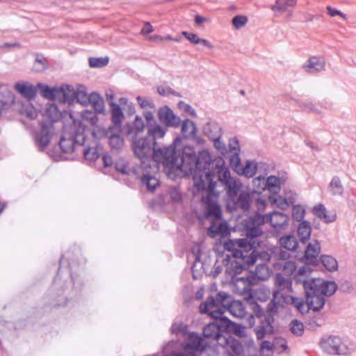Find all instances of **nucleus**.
Instances as JSON below:
<instances>
[{"mask_svg":"<svg viewBox=\"0 0 356 356\" xmlns=\"http://www.w3.org/2000/svg\"><path fill=\"white\" fill-rule=\"evenodd\" d=\"M211 165L214 168L216 177H218V180L226 192V209L229 212H249L254 195L259 193L256 190L243 189L241 181L231 176L230 171L225 167V161L221 156L214 158Z\"/></svg>","mask_w":356,"mask_h":356,"instance_id":"obj_2","label":"nucleus"},{"mask_svg":"<svg viewBox=\"0 0 356 356\" xmlns=\"http://www.w3.org/2000/svg\"><path fill=\"white\" fill-rule=\"evenodd\" d=\"M117 128L109 127L106 131V135H108V144L113 150L119 151L124 145V140L120 135V132Z\"/></svg>","mask_w":356,"mask_h":356,"instance_id":"obj_20","label":"nucleus"},{"mask_svg":"<svg viewBox=\"0 0 356 356\" xmlns=\"http://www.w3.org/2000/svg\"><path fill=\"white\" fill-rule=\"evenodd\" d=\"M177 105H178V108L179 109L182 110L183 111H184L185 113H188L189 115H191L193 117L196 116V112H195V109L193 108L191 105L186 104L183 101H179L178 102Z\"/></svg>","mask_w":356,"mask_h":356,"instance_id":"obj_61","label":"nucleus"},{"mask_svg":"<svg viewBox=\"0 0 356 356\" xmlns=\"http://www.w3.org/2000/svg\"><path fill=\"white\" fill-rule=\"evenodd\" d=\"M278 307L279 305L270 300L267 305L264 316L270 318V321H275L274 316L278 312Z\"/></svg>","mask_w":356,"mask_h":356,"instance_id":"obj_53","label":"nucleus"},{"mask_svg":"<svg viewBox=\"0 0 356 356\" xmlns=\"http://www.w3.org/2000/svg\"><path fill=\"white\" fill-rule=\"evenodd\" d=\"M229 345V348L235 356H239L243 353V347L242 344L234 339H228V343L224 344L223 346Z\"/></svg>","mask_w":356,"mask_h":356,"instance_id":"obj_46","label":"nucleus"},{"mask_svg":"<svg viewBox=\"0 0 356 356\" xmlns=\"http://www.w3.org/2000/svg\"><path fill=\"white\" fill-rule=\"evenodd\" d=\"M156 142L147 137L133 136L131 141V149L136 157L145 162L152 157L154 151L156 148Z\"/></svg>","mask_w":356,"mask_h":356,"instance_id":"obj_8","label":"nucleus"},{"mask_svg":"<svg viewBox=\"0 0 356 356\" xmlns=\"http://www.w3.org/2000/svg\"><path fill=\"white\" fill-rule=\"evenodd\" d=\"M136 100H137L138 104L140 105V106L143 109H145L147 108H154L155 107L154 102L152 100L148 99L145 97H143L141 96H138L136 97Z\"/></svg>","mask_w":356,"mask_h":356,"instance_id":"obj_59","label":"nucleus"},{"mask_svg":"<svg viewBox=\"0 0 356 356\" xmlns=\"http://www.w3.org/2000/svg\"><path fill=\"white\" fill-rule=\"evenodd\" d=\"M257 167V163L254 161L247 160L245 165H241L239 170H236V174L247 178L253 177L256 174Z\"/></svg>","mask_w":356,"mask_h":356,"instance_id":"obj_32","label":"nucleus"},{"mask_svg":"<svg viewBox=\"0 0 356 356\" xmlns=\"http://www.w3.org/2000/svg\"><path fill=\"white\" fill-rule=\"evenodd\" d=\"M328 189L332 195H341L343 193V187L341 179L338 176H334L329 184Z\"/></svg>","mask_w":356,"mask_h":356,"instance_id":"obj_41","label":"nucleus"},{"mask_svg":"<svg viewBox=\"0 0 356 356\" xmlns=\"http://www.w3.org/2000/svg\"><path fill=\"white\" fill-rule=\"evenodd\" d=\"M102 150V145L99 142L95 141L93 145L84 147L82 152L86 161H95L100 156Z\"/></svg>","mask_w":356,"mask_h":356,"instance_id":"obj_23","label":"nucleus"},{"mask_svg":"<svg viewBox=\"0 0 356 356\" xmlns=\"http://www.w3.org/2000/svg\"><path fill=\"white\" fill-rule=\"evenodd\" d=\"M180 126L184 138L192 140L197 145H203L205 143V140L197 135V127L193 121L189 119L181 120Z\"/></svg>","mask_w":356,"mask_h":356,"instance_id":"obj_12","label":"nucleus"},{"mask_svg":"<svg viewBox=\"0 0 356 356\" xmlns=\"http://www.w3.org/2000/svg\"><path fill=\"white\" fill-rule=\"evenodd\" d=\"M141 184L145 186L148 191H154L159 186V181L150 174H144L140 178Z\"/></svg>","mask_w":356,"mask_h":356,"instance_id":"obj_39","label":"nucleus"},{"mask_svg":"<svg viewBox=\"0 0 356 356\" xmlns=\"http://www.w3.org/2000/svg\"><path fill=\"white\" fill-rule=\"evenodd\" d=\"M298 235L302 243H306L310 238L312 227L310 222L307 220H302L297 228Z\"/></svg>","mask_w":356,"mask_h":356,"instance_id":"obj_34","label":"nucleus"},{"mask_svg":"<svg viewBox=\"0 0 356 356\" xmlns=\"http://www.w3.org/2000/svg\"><path fill=\"white\" fill-rule=\"evenodd\" d=\"M74 101L82 105H87L90 102V95H87L85 88L81 86L76 91Z\"/></svg>","mask_w":356,"mask_h":356,"instance_id":"obj_45","label":"nucleus"},{"mask_svg":"<svg viewBox=\"0 0 356 356\" xmlns=\"http://www.w3.org/2000/svg\"><path fill=\"white\" fill-rule=\"evenodd\" d=\"M168 127H163L161 124L156 123L151 127L147 129V136L153 139V141H156L157 138H163L166 134Z\"/></svg>","mask_w":356,"mask_h":356,"instance_id":"obj_37","label":"nucleus"},{"mask_svg":"<svg viewBox=\"0 0 356 356\" xmlns=\"http://www.w3.org/2000/svg\"><path fill=\"white\" fill-rule=\"evenodd\" d=\"M203 134L209 139L213 140L216 138H221L222 128L215 122H208L202 128Z\"/></svg>","mask_w":356,"mask_h":356,"instance_id":"obj_29","label":"nucleus"},{"mask_svg":"<svg viewBox=\"0 0 356 356\" xmlns=\"http://www.w3.org/2000/svg\"><path fill=\"white\" fill-rule=\"evenodd\" d=\"M266 222L264 215L257 211L254 215L250 216L244 220V232L250 239L261 236L264 232L261 226Z\"/></svg>","mask_w":356,"mask_h":356,"instance_id":"obj_10","label":"nucleus"},{"mask_svg":"<svg viewBox=\"0 0 356 356\" xmlns=\"http://www.w3.org/2000/svg\"><path fill=\"white\" fill-rule=\"evenodd\" d=\"M221 138H216L212 140L214 147L218 149L222 155L227 154V150L225 144L220 140Z\"/></svg>","mask_w":356,"mask_h":356,"instance_id":"obj_63","label":"nucleus"},{"mask_svg":"<svg viewBox=\"0 0 356 356\" xmlns=\"http://www.w3.org/2000/svg\"><path fill=\"white\" fill-rule=\"evenodd\" d=\"M320 261L328 271L333 272L338 268L337 261L330 255H321Z\"/></svg>","mask_w":356,"mask_h":356,"instance_id":"obj_43","label":"nucleus"},{"mask_svg":"<svg viewBox=\"0 0 356 356\" xmlns=\"http://www.w3.org/2000/svg\"><path fill=\"white\" fill-rule=\"evenodd\" d=\"M86 135L84 128L79 127L72 134H64L60 137L58 143L63 153L70 154L76 152L79 148L84 146Z\"/></svg>","mask_w":356,"mask_h":356,"instance_id":"obj_9","label":"nucleus"},{"mask_svg":"<svg viewBox=\"0 0 356 356\" xmlns=\"http://www.w3.org/2000/svg\"><path fill=\"white\" fill-rule=\"evenodd\" d=\"M97 113L91 110H83L81 111V117L83 120L89 122L92 125H95L98 122Z\"/></svg>","mask_w":356,"mask_h":356,"instance_id":"obj_49","label":"nucleus"},{"mask_svg":"<svg viewBox=\"0 0 356 356\" xmlns=\"http://www.w3.org/2000/svg\"><path fill=\"white\" fill-rule=\"evenodd\" d=\"M47 68L46 60L42 57H36L33 69L36 72H42Z\"/></svg>","mask_w":356,"mask_h":356,"instance_id":"obj_60","label":"nucleus"},{"mask_svg":"<svg viewBox=\"0 0 356 356\" xmlns=\"http://www.w3.org/2000/svg\"><path fill=\"white\" fill-rule=\"evenodd\" d=\"M288 297L285 296L282 291H273V298L272 301L279 305L280 307H283L285 303H286V298Z\"/></svg>","mask_w":356,"mask_h":356,"instance_id":"obj_54","label":"nucleus"},{"mask_svg":"<svg viewBox=\"0 0 356 356\" xmlns=\"http://www.w3.org/2000/svg\"><path fill=\"white\" fill-rule=\"evenodd\" d=\"M38 89L40 90V94L44 98L50 100H57L58 88L49 87L41 83H37Z\"/></svg>","mask_w":356,"mask_h":356,"instance_id":"obj_35","label":"nucleus"},{"mask_svg":"<svg viewBox=\"0 0 356 356\" xmlns=\"http://www.w3.org/2000/svg\"><path fill=\"white\" fill-rule=\"evenodd\" d=\"M46 113L50 121H42L40 129L35 132L34 136L35 145L40 152H44L49 145L54 133V122L57 121L60 117L58 106L54 104H50L47 108Z\"/></svg>","mask_w":356,"mask_h":356,"instance_id":"obj_6","label":"nucleus"},{"mask_svg":"<svg viewBox=\"0 0 356 356\" xmlns=\"http://www.w3.org/2000/svg\"><path fill=\"white\" fill-rule=\"evenodd\" d=\"M211 308L222 309L224 312L227 310L236 317L241 318L245 314V307L243 302L234 300L231 295L223 291L218 293L215 297L209 296L199 307L200 312H207Z\"/></svg>","mask_w":356,"mask_h":356,"instance_id":"obj_5","label":"nucleus"},{"mask_svg":"<svg viewBox=\"0 0 356 356\" xmlns=\"http://www.w3.org/2000/svg\"><path fill=\"white\" fill-rule=\"evenodd\" d=\"M259 277L257 273L252 272H248V275L246 276H243L236 278V282L238 284L241 283L243 284V288L242 289L243 293H250L252 291L251 287L254 285H256L258 283Z\"/></svg>","mask_w":356,"mask_h":356,"instance_id":"obj_25","label":"nucleus"},{"mask_svg":"<svg viewBox=\"0 0 356 356\" xmlns=\"http://www.w3.org/2000/svg\"><path fill=\"white\" fill-rule=\"evenodd\" d=\"M314 214L325 223L332 222L336 220L337 215L335 213H329L326 208L322 204L316 205L313 208Z\"/></svg>","mask_w":356,"mask_h":356,"instance_id":"obj_30","label":"nucleus"},{"mask_svg":"<svg viewBox=\"0 0 356 356\" xmlns=\"http://www.w3.org/2000/svg\"><path fill=\"white\" fill-rule=\"evenodd\" d=\"M57 100L63 104H72L74 102L75 93L74 88L69 85L62 86L58 88Z\"/></svg>","mask_w":356,"mask_h":356,"instance_id":"obj_22","label":"nucleus"},{"mask_svg":"<svg viewBox=\"0 0 356 356\" xmlns=\"http://www.w3.org/2000/svg\"><path fill=\"white\" fill-rule=\"evenodd\" d=\"M115 170L122 175L129 174L128 163L124 159H119L114 163Z\"/></svg>","mask_w":356,"mask_h":356,"instance_id":"obj_51","label":"nucleus"},{"mask_svg":"<svg viewBox=\"0 0 356 356\" xmlns=\"http://www.w3.org/2000/svg\"><path fill=\"white\" fill-rule=\"evenodd\" d=\"M321 246L317 240L314 241V243H309L305 250L303 257V261L307 265L316 266L318 265L317 256L320 252Z\"/></svg>","mask_w":356,"mask_h":356,"instance_id":"obj_15","label":"nucleus"},{"mask_svg":"<svg viewBox=\"0 0 356 356\" xmlns=\"http://www.w3.org/2000/svg\"><path fill=\"white\" fill-rule=\"evenodd\" d=\"M88 104L92 106L95 113L103 115L106 114L104 99L97 92H92L90 95V102Z\"/></svg>","mask_w":356,"mask_h":356,"instance_id":"obj_31","label":"nucleus"},{"mask_svg":"<svg viewBox=\"0 0 356 356\" xmlns=\"http://www.w3.org/2000/svg\"><path fill=\"white\" fill-rule=\"evenodd\" d=\"M186 350H189L195 353H202L205 350L209 344L204 341V340L199 335L195 333L191 334L189 337V341L185 346Z\"/></svg>","mask_w":356,"mask_h":356,"instance_id":"obj_17","label":"nucleus"},{"mask_svg":"<svg viewBox=\"0 0 356 356\" xmlns=\"http://www.w3.org/2000/svg\"><path fill=\"white\" fill-rule=\"evenodd\" d=\"M325 323V318L322 314L318 312H310L307 316L305 324L309 327L311 330H316L317 327H321Z\"/></svg>","mask_w":356,"mask_h":356,"instance_id":"obj_33","label":"nucleus"},{"mask_svg":"<svg viewBox=\"0 0 356 356\" xmlns=\"http://www.w3.org/2000/svg\"><path fill=\"white\" fill-rule=\"evenodd\" d=\"M181 143L180 137H176L172 144L163 147H156L154 151L152 159L163 170L168 177L174 178L178 171L190 174L195 179L196 173L207 170L213 159L207 150H202L196 154L193 147L186 146L180 150L177 146Z\"/></svg>","mask_w":356,"mask_h":356,"instance_id":"obj_1","label":"nucleus"},{"mask_svg":"<svg viewBox=\"0 0 356 356\" xmlns=\"http://www.w3.org/2000/svg\"><path fill=\"white\" fill-rule=\"evenodd\" d=\"M227 233V225L226 223H220L218 226L213 223L208 229L209 236L215 238L217 236H222Z\"/></svg>","mask_w":356,"mask_h":356,"instance_id":"obj_44","label":"nucleus"},{"mask_svg":"<svg viewBox=\"0 0 356 356\" xmlns=\"http://www.w3.org/2000/svg\"><path fill=\"white\" fill-rule=\"evenodd\" d=\"M279 243L281 248L288 251H295L298 246V240L293 235L282 236L279 240Z\"/></svg>","mask_w":356,"mask_h":356,"instance_id":"obj_36","label":"nucleus"},{"mask_svg":"<svg viewBox=\"0 0 356 356\" xmlns=\"http://www.w3.org/2000/svg\"><path fill=\"white\" fill-rule=\"evenodd\" d=\"M292 300L291 304L294 306L296 309L302 314H307L312 311L311 307L308 305L307 300L304 301L298 298L290 297Z\"/></svg>","mask_w":356,"mask_h":356,"instance_id":"obj_42","label":"nucleus"},{"mask_svg":"<svg viewBox=\"0 0 356 356\" xmlns=\"http://www.w3.org/2000/svg\"><path fill=\"white\" fill-rule=\"evenodd\" d=\"M268 200L271 204H275L277 205V208L285 210L288 208L287 202L282 197V196L275 197L273 195H270L268 197Z\"/></svg>","mask_w":356,"mask_h":356,"instance_id":"obj_52","label":"nucleus"},{"mask_svg":"<svg viewBox=\"0 0 356 356\" xmlns=\"http://www.w3.org/2000/svg\"><path fill=\"white\" fill-rule=\"evenodd\" d=\"M320 345L323 351L330 355H349L351 352L337 336L330 335L323 338Z\"/></svg>","mask_w":356,"mask_h":356,"instance_id":"obj_11","label":"nucleus"},{"mask_svg":"<svg viewBox=\"0 0 356 356\" xmlns=\"http://www.w3.org/2000/svg\"><path fill=\"white\" fill-rule=\"evenodd\" d=\"M211 165L207 167V170L201 173H196L195 175L194 187L197 191H204L207 196H202V200L207 204L206 215L207 217L220 218L221 209L220 207L211 200V197L218 196V193H215L216 181L214 179L216 177L215 171Z\"/></svg>","mask_w":356,"mask_h":356,"instance_id":"obj_4","label":"nucleus"},{"mask_svg":"<svg viewBox=\"0 0 356 356\" xmlns=\"http://www.w3.org/2000/svg\"><path fill=\"white\" fill-rule=\"evenodd\" d=\"M108 63V57H100L95 58L91 57L89 58V66L90 67H103L107 65Z\"/></svg>","mask_w":356,"mask_h":356,"instance_id":"obj_48","label":"nucleus"},{"mask_svg":"<svg viewBox=\"0 0 356 356\" xmlns=\"http://www.w3.org/2000/svg\"><path fill=\"white\" fill-rule=\"evenodd\" d=\"M275 291H284L291 287V280L289 278H285L281 273H277L275 277Z\"/></svg>","mask_w":356,"mask_h":356,"instance_id":"obj_40","label":"nucleus"},{"mask_svg":"<svg viewBox=\"0 0 356 356\" xmlns=\"http://www.w3.org/2000/svg\"><path fill=\"white\" fill-rule=\"evenodd\" d=\"M266 189H267L273 195H277L281 190L280 179L279 177L270 175L265 182Z\"/></svg>","mask_w":356,"mask_h":356,"instance_id":"obj_38","label":"nucleus"},{"mask_svg":"<svg viewBox=\"0 0 356 356\" xmlns=\"http://www.w3.org/2000/svg\"><path fill=\"white\" fill-rule=\"evenodd\" d=\"M280 248H276L273 251L274 256L279 260L286 261L290 257V253L288 251L283 250Z\"/></svg>","mask_w":356,"mask_h":356,"instance_id":"obj_62","label":"nucleus"},{"mask_svg":"<svg viewBox=\"0 0 356 356\" xmlns=\"http://www.w3.org/2000/svg\"><path fill=\"white\" fill-rule=\"evenodd\" d=\"M145 128V123L142 118L136 115L133 124H127L123 127V132L127 136H137L138 134L143 132Z\"/></svg>","mask_w":356,"mask_h":356,"instance_id":"obj_24","label":"nucleus"},{"mask_svg":"<svg viewBox=\"0 0 356 356\" xmlns=\"http://www.w3.org/2000/svg\"><path fill=\"white\" fill-rule=\"evenodd\" d=\"M229 163L234 171L236 173V170H239L241 163L238 152H234L230 157Z\"/></svg>","mask_w":356,"mask_h":356,"instance_id":"obj_58","label":"nucleus"},{"mask_svg":"<svg viewBox=\"0 0 356 356\" xmlns=\"http://www.w3.org/2000/svg\"><path fill=\"white\" fill-rule=\"evenodd\" d=\"M298 105L300 108H303L304 110L314 112L318 114L321 113V111L316 108L315 106L313 104V103L308 102H300L298 103Z\"/></svg>","mask_w":356,"mask_h":356,"instance_id":"obj_64","label":"nucleus"},{"mask_svg":"<svg viewBox=\"0 0 356 356\" xmlns=\"http://www.w3.org/2000/svg\"><path fill=\"white\" fill-rule=\"evenodd\" d=\"M305 209L300 205H295L292 209V218L294 220L301 222L304 220Z\"/></svg>","mask_w":356,"mask_h":356,"instance_id":"obj_50","label":"nucleus"},{"mask_svg":"<svg viewBox=\"0 0 356 356\" xmlns=\"http://www.w3.org/2000/svg\"><path fill=\"white\" fill-rule=\"evenodd\" d=\"M252 239L246 238H238L235 240H229V242L226 243L225 246L226 249L234 248V247L241 249L245 252V253L254 254L255 247L254 242H251Z\"/></svg>","mask_w":356,"mask_h":356,"instance_id":"obj_16","label":"nucleus"},{"mask_svg":"<svg viewBox=\"0 0 356 356\" xmlns=\"http://www.w3.org/2000/svg\"><path fill=\"white\" fill-rule=\"evenodd\" d=\"M209 315L213 322L208 323L203 329V336L205 339L216 341L220 345L228 343V339L223 336L222 318L224 312L222 309H210L207 312H200Z\"/></svg>","mask_w":356,"mask_h":356,"instance_id":"obj_7","label":"nucleus"},{"mask_svg":"<svg viewBox=\"0 0 356 356\" xmlns=\"http://www.w3.org/2000/svg\"><path fill=\"white\" fill-rule=\"evenodd\" d=\"M232 25L236 29H239L245 26L248 22V17L244 15H236L232 18Z\"/></svg>","mask_w":356,"mask_h":356,"instance_id":"obj_57","label":"nucleus"},{"mask_svg":"<svg viewBox=\"0 0 356 356\" xmlns=\"http://www.w3.org/2000/svg\"><path fill=\"white\" fill-rule=\"evenodd\" d=\"M302 285L305 299L312 311L314 312H319L325 305V297L332 296L338 289L335 282L319 278L304 280Z\"/></svg>","mask_w":356,"mask_h":356,"instance_id":"obj_3","label":"nucleus"},{"mask_svg":"<svg viewBox=\"0 0 356 356\" xmlns=\"http://www.w3.org/2000/svg\"><path fill=\"white\" fill-rule=\"evenodd\" d=\"M110 107L111 122L113 124V127L117 128L118 131H122V122L124 117L122 109L120 105L116 103H111Z\"/></svg>","mask_w":356,"mask_h":356,"instance_id":"obj_27","label":"nucleus"},{"mask_svg":"<svg viewBox=\"0 0 356 356\" xmlns=\"http://www.w3.org/2000/svg\"><path fill=\"white\" fill-rule=\"evenodd\" d=\"M249 266L245 263L237 260H234L231 262V269L235 274H240Z\"/></svg>","mask_w":356,"mask_h":356,"instance_id":"obj_56","label":"nucleus"},{"mask_svg":"<svg viewBox=\"0 0 356 356\" xmlns=\"http://www.w3.org/2000/svg\"><path fill=\"white\" fill-rule=\"evenodd\" d=\"M222 321L225 333L234 334L239 337H243L245 335L244 326L232 321L224 315Z\"/></svg>","mask_w":356,"mask_h":356,"instance_id":"obj_21","label":"nucleus"},{"mask_svg":"<svg viewBox=\"0 0 356 356\" xmlns=\"http://www.w3.org/2000/svg\"><path fill=\"white\" fill-rule=\"evenodd\" d=\"M14 88L19 94L28 100L34 99L37 94V86H34L29 82H17Z\"/></svg>","mask_w":356,"mask_h":356,"instance_id":"obj_18","label":"nucleus"},{"mask_svg":"<svg viewBox=\"0 0 356 356\" xmlns=\"http://www.w3.org/2000/svg\"><path fill=\"white\" fill-rule=\"evenodd\" d=\"M325 65V61L324 59L313 56L305 63L303 68L308 73H315L324 70Z\"/></svg>","mask_w":356,"mask_h":356,"instance_id":"obj_26","label":"nucleus"},{"mask_svg":"<svg viewBox=\"0 0 356 356\" xmlns=\"http://www.w3.org/2000/svg\"><path fill=\"white\" fill-rule=\"evenodd\" d=\"M273 320L270 321V318L266 316H264V318L260 319L259 325L254 330L258 340L264 339L266 334H273Z\"/></svg>","mask_w":356,"mask_h":356,"instance_id":"obj_19","label":"nucleus"},{"mask_svg":"<svg viewBox=\"0 0 356 356\" xmlns=\"http://www.w3.org/2000/svg\"><path fill=\"white\" fill-rule=\"evenodd\" d=\"M291 332L297 337H301L304 333V325L297 319L293 320L290 323Z\"/></svg>","mask_w":356,"mask_h":356,"instance_id":"obj_47","label":"nucleus"},{"mask_svg":"<svg viewBox=\"0 0 356 356\" xmlns=\"http://www.w3.org/2000/svg\"><path fill=\"white\" fill-rule=\"evenodd\" d=\"M227 250L232 252V257L234 258L241 259L242 262L248 266L253 265L256 262L257 257L254 254L245 253L244 250L236 247Z\"/></svg>","mask_w":356,"mask_h":356,"instance_id":"obj_28","label":"nucleus"},{"mask_svg":"<svg viewBox=\"0 0 356 356\" xmlns=\"http://www.w3.org/2000/svg\"><path fill=\"white\" fill-rule=\"evenodd\" d=\"M159 121L165 127L178 128L180 126L181 118L176 115L168 106L160 107L157 111Z\"/></svg>","mask_w":356,"mask_h":356,"instance_id":"obj_13","label":"nucleus"},{"mask_svg":"<svg viewBox=\"0 0 356 356\" xmlns=\"http://www.w3.org/2000/svg\"><path fill=\"white\" fill-rule=\"evenodd\" d=\"M266 179L264 176L260 175L252 180L253 190L258 191H264L266 189L265 182Z\"/></svg>","mask_w":356,"mask_h":356,"instance_id":"obj_55","label":"nucleus"},{"mask_svg":"<svg viewBox=\"0 0 356 356\" xmlns=\"http://www.w3.org/2000/svg\"><path fill=\"white\" fill-rule=\"evenodd\" d=\"M265 217L266 222L268 221L277 232H280L288 226L289 217L282 212L273 211Z\"/></svg>","mask_w":356,"mask_h":356,"instance_id":"obj_14","label":"nucleus"}]
</instances>
